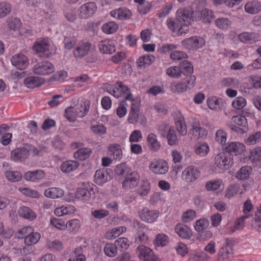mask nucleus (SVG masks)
Instances as JSON below:
<instances>
[{"label":"nucleus","mask_w":261,"mask_h":261,"mask_svg":"<svg viewBox=\"0 0 261 261\" xmlns=\"http://www.w3.org/2000/svg\"><path fill=\"white\" fill-rule=\"evenodd\" d=\"M155 60V58L153 55H144L140 57L137 61V66L139 68H145Z\"/></svg>","instance_id":"42"},{"label":"nucleus","mask_w":261,"mask_h":261,"mask_svg":"<svg viewBox=\"0 0 261 261\" xmlns=\"http://www.w3.org/2000/svg\"><path fill=\"white\" fill-rule=\"evenodd\" d=\"M245 10L249 14H257L261 11V3L257 1L248 2L245 5Z\"/></svg>","instance_id":"37"},{"label":"nucleus","mask_w":261,"mask_h":261,"mask_svg":"<svg viewBox=\"0 0 261 261\" xmlns=\"http://www.w3.org/2000/svg\"><path fill=\"white\" fill-rule=\"evenodd\" d=\"M45 176V172L42 170H36L26 172L23 176L24 178L32 182H38Z\"/></svg>","instance_id":"27"},{"label":"nucleus","mask_w":261,"mask_h":261,"mask_svg":"<svg viewBox=\"0 0 261 261\" xmlns=\"http://www.w3.org/2000/svg\"><path fill=\"white\" fill-rule=\"evenodd\" d=\"M210 257L203 252H195L189 255L188 261H207Z\"/></svg>","instance_id":"55"},{"label":"nucleus","mask_w":261,"mask_h":261,"mask_svg":"<svg viewBox=\"0 0 261 261\" xmlns=\"http://www.w3.org/2000/svg\"><path fill=\"white\" fill-rule=\"evenodd\" d=\"M40 237L41 236L39 233L33 231V232L31 233L29 236H27L26 238H25L24 242L25 245L31 246L37 243Z\"/></svg>","instance_id":"54"},{"label":"nucleus","mask_w":261,"mask_h":261,"mask_svg":"<svg viewBox=\"0 0 261 261\" xmlns=\"http://www.w3.org/2000/svg\"><path fill=\"white\" fill-rule=\"evenodd\" d=\"M75 211V208L74 206L67 204L56 208L54 213L56 215L61 217L64 215L72 214Z\"/></svg>","instance_id":"43"},{"label":"nucleus","mask_w":261,"mask_h":261,"mask_svg":"<svg viewBox=\"0 0 261 261\" xmlns=\"http://www.w3.org/2000/svg\"><path fill=\"white\" fill-rule=\"evenodd\" d=\"M67 228L70 233L75 234L79 231L81 227V223L79 220L72 219L66 223Z\"/></svg>","instance_id":"51"},{"label":"nucleus","mask_w":261,"mask_h":261,"mask_svg":"<svg viewBox=\"0 0 261 261\" xmlns=\"http://www.w3.org/2000/svg\"><path fill=\"white\" fill-rule=\"evenodd\" d=\"M159 213L157 211L149 210L148 208H144L139 212V216L141 220L147 223H152L158 217Z\"/></svg>","instance_id":"23"},{"label":"nucleus","mask_w":261,"mask_h":261,"mask_svg":"<svg viewBox=\"0 0 261 261\" xmlns=\"http://www.w3.org/2000/svg\"><path fill=\"white\" fill-rule=\"evenodd\" d=\"M249 90L261 88V76L252 74L249 76L247 86L245 87Z\"/></svg>","instance_id":"39"},{"label":"nucleus","mask_w":261,"mask_h":261,"mask_svg":"<svg viewBox=\"0 0 261 261\" xmlns=\"http://www.w3.org/2000/svg\"><path fill=\"white\" fill-rule=\"evenodd\" d=\"M98 47L100 53L104 54H112L116 49L114 41L110 39L101 41L98 44Z\"/></svg>","instance_id":"25"},{"label":"nucleus","mask_w":261,"mask_h":261,"mask_svg":"<svg viewBox=\"0 0 261 261\" xmlns=\"http://www.w3.org/2000/svg\"><path fill=\"white\" fill-rule=\"evenodd\" d=\"M110 178L109 173L107 170L104 168L97 170L94 176V182L98 185H102L106 183Z\"/></svg>","instance_id":"28"},{"label":"nucleus","mask_w":261,"mask_h":261,"mask_svg":"<svg viewBox=\"0 0 261 261\" xmlns=\"http://www.w3.org/2000/svg\"><path fill=\"white\" fill-rule=\"evenodd\" d=\"M18 214L20 217L23 218L33 220L36 218V215L30 207L22 206L18 210Z\"/></svg>","instance_id":"45"},{"label":"nucleus","mask_w":261,"mask_h":261,"mask_svg":"<svg viewBox=\"0 0 261 261\" xmlns=\"http://www.w3.org/2000/svg\"><path fill=\"white\" fill-rule=\"evenodd\" d=\"M205 44L203 38L199 36H192L185 39L181 42L182 45L189 49H197L202 47Z\"/></svg>","instance_id":"9"},{"label":"nucleus","mask_w":261,"mask_h":261,"mask_svg":"<svg viewBox=\"0 0 261 261\" xmlns=\"http://www.w3.org/2000/svg\"><path fill=\"white\" fill-rule=\"evenodd\" d=\"M5 175L6 178L12 182L19 181L22 178V174L18 171H7Z\"/></svg>","instance_id":"58"},{"label":"nucleus","mask_w":261,"mask_h":261,"mask_svg":"<svg viewBox=\"0 0 261 261\" xmlns=\"http://www.w3.org/2000/svg\"><path fill=\"white\" fill-rule=\"evenodd\" d=\"M249 215H244L236 220L233 226L230 227V231L233 232L237 230L243 229L244 226V221L245 219L248 218Z\"/></svg>","instance_id":"57"},{"label":"nucleus","mask_w":261,"mask_h":261,"mask_svg":"<svg viewBox=\"0 0 261 261\" xmlns=\"http://www.w3.org/2000/svg\"><path fill=\"white\" fill-rule=\"evenodd\" d=\"M45 83V80L38 76H30L24 80V84L28 88L39 87Z\"/></svg>","instance_id":"30"},{"label":"nucleus","mask_w":261,"mask_h":261,"mask_svg":"<svg viewBox=\"0 0 261 261\" xmlns=\"http://www.w3.org/2000/svg\"><path fill=\"white\" fill-rule=\"evenodd\" d=\"M231 122L234 124L230 125L231 129L234 132L238 133H244L245 129L247 127V121L246 117L242 115L233 116L231 118Z\"/></svg>","instance_id":"14"},{"label":"nucleus","mask_w":261,"mask_h":261,"mask_svg":"<svg viewBox=\"0 0 261 261\" xmlns=\"http://www.w3.org/2000/svg\"><path fill=\"white\" fill-rule=\"evenodd\" d=\"M175 231L182 239H189L192 236V231L187 225L178 223L175 227Z\"/></svg>","instance_id":"26"},{"label":"nucleus","mask_w":261,"mask_h":261,"mask_svg":"<svg viewBox=\"0 0 261 261\" xmlns=\"http://www.w3.org/2000/svg\"><path fill=\"white\" fill-rule=\"evenodd\" d=\"M179 65L181 70V74L182 73L185 75H189L193 73V67L190 62L185 60L180 63Z\"/></svg>","instance_id":"53"},{"label":"nucleus","mask_w":261,"mask_h":261,"mask_svg":"<svg viewBox=\"0 0 261 261\" xmlns=\"http://www.w3.org/2000/svg\"><path fill=\"white\" fill-rule=\"evenodd\" d=\"M190 123L192 128L190 130V133L193 137L196 139H204L207 135L206 129L201 126L199 120L194 117H191Z\"/></svg>","instance_id":"4"},{"label":"nucleus","mask_w":261,"mask_h":261,"mask_svg":"<svg viewBox=\"0 0 261 261\" xmlns=\"http://www.w3.org/2000/svg\"><path fill=\"white\" fill-rule=\"evenodd\" d=\"M118 29V25L114 21H109L104 23L101 28L103 33L112 34L115 33Z\"/></svg>","instance_id":"48"},{"label":"nucleus","mask_w":261,"mask_h":261,"mask_svg":"<svg viewBox=\"0 0 261 261\" xmlns=\"http://www.w3.org/2000/svg\"><path fill=\"white\" fill-rule=\"evenodd\" d=\"M166 24L171 31L173 33H176L178 35L187 34L189 30V28L187 27V25H182V23L176 18H168L166 20Z\"/></svg>","instance_id":"5"},{"label":"nucleus","mask_w":261,"mask_h":261,"mask_svg":"<svg viewBox=\"0 0 261 261\" xmlns=\"http://www.w3.org/2000/svg\"><path fill=\"white\" fill-rule=\"evenodd\" d=\"M29 156V149L25 147L17 148L11 152V158L15 161H24Z\"/></svg>","instance_id":"24"},{"label":"nucleus","mask_w":261,"mask_h":261,"mask_svg":"<svg viewBox=\"0 0 261 261\" xmlns=\"http://www.w3.org/2000/svg\"><path fill=\"white\" fill-rule=\"evenodd\" d=\"M108 151L113 159L120 161L122 157L121 146L118 144H111L108 148Z\"/></svg>","instance_id":"40"},{"label":"nucleus","mask_w":261,"mask_h":261,"mask_svg":"<svg viewBox=\"0 0 261 261\" xmlns=\"http://www.w3.org/2000/svg\"><path fill=\"white\" fill-rule=\"evenodd\" d=\"M206 102L207 106L210 109L215 111L220 110L224 104L223 99L216 96L208 97Z\"/></svg>","instance_id":"34"},{"label":"nucleus","mask_w":261,"mask_h":261,"mask_svg":"<svg viewBox=\"0 0 261 261\" xmlns=\"http://www.w3.org/2000/svg\"><path fill=\"white\" fill-rule=\"evenodd\" d=\"M176 18L182 23V25H187L188 27L195 20L194 12L187 8L178 9L176 12Z\"/></svg>","instance_id":"7"},{"label":"nucleus","mask_w":261,"mask_h":261,"mask_svg":"<svg viewBox=\"0 0 261 261\" xmlns=\"http://www.w3.org/2000/svg\"><path fill=\"white\" fill-rule=\"evenodd\" d=\"M252 170V168L249 166H243L237 172L236 177L241 180H246L249 178Z\"/></svg>","instance_id":"46"},{"label":"nucleus","mask_w":261,"mask_h":261,"mask_svg":"<svg viewBox=\"0 0 261 261\" xmlns=\"http://www.w3.org/2000/svg\"><path fill=\"white\" fill-rule=\"evenodd\" d=\"M96 186L88 182H84L81 187L77 188L75 197L85 202L90 203L95 197L94 190Z\"/></svg>","instance_id":"1"},{"label":"nucleus","mask_w":261,"mask_h":261,"mask_svg":"<svg viewBox=\"0 0 261 261\" xmlns=\"http://www.w3.org/2000/svg\"><path fill=\"white\" fill-rule=\"evenodd\" d=\"M246 99L242 96L236 97L232 102V106L237 110H241L246 105Z\"/></svg>","instance_id":"63"},{"label":"nucleus","mask_w":261,"mask_h":261,"mask_svg":"<svg viewBox=\"0 0 261 261\" xmlns=\"http://www.w3.org/2000/svg\"><path fill=\"white\" fill-rule=\"evenodd\" d=\"M117 247L115 243H108L105 246L103 251L106 255L114 257L117 254Z\"/></svg>","instance_id":"49"},{"label":"nucleus","mask_w":261,"mask_h":261,"mask_svg":"<svg viewBox=\"0 0 261 261\" xmlns=\"http://www.w3.org/2000/svg\"><path fill=\"white\" fill-rule=\"evenodd\" d=\"M74 107L76 109L79 117H83L86 115L89 110V101L86 100L83 103L77 105Z\"/></svg>","instance_id":"52"},{"label":"nucleus","mask_w":261,"mask_h":261,"mask_svg":"<svg viewBox=\"0 0 261 261\" xmlns=\"http://www.w3.org/2000/svg\"><path fill=\"white\" fill-rule=\"evenodd\" d=\"M12 64L19 70H24L29 64V60L25 55L19 53L14 55L11 59Z\"/></svg>","instance_id":"19"},{"label":"nucleus","mask_w":261,"mask_h":261,"mask_svg":"<svg viewBox=\"0 0 261 261\" xmlns=\"http://www.w3.org/2000/svg\"><path fill=\"white\" fill-rule=\"evenodd\" d=\"M168 243V237L164 233L158 234L154 240V243L156 246L163 247Z\"/></svg>","instance_id":"61"},{"label":"nucleus","mask_w":261,"mask_h":261,"mask_svg":"<svg viewBox=\"0 0 261 261\" xmlns=\"http://www.w3.org/2000/svg\"><path fill=\"white\" fill-rule=\"evenodd\" d=\"M215 25L221 30L228 29L231 24V21L226 17H219L215 21Z\"/></svg>","instance_id":"50"},{"label":"nucleus","mask_w":261,"mask_h":261,"mask_svg":"<svg viewBox=\"0 0 261 261\" xmlns=\"http://www.w3.org/2000/svg\"><path fill=\"white\" fill-rule=\"evenodd\" d=\"M249 158L256 166L261 167V147H256L250 150Z\"/></svg>","instance_id":"32"},{"label":"nucleus","mask_w":261,"mask_h":261,"mask_svg":"<svg viewBox=\"0 0 261 261\" xmlns=\"http://www.w3.org/2000/svg\"><path fill=\"white\" fill-rule=\"evenodd\" d=\"M215 164L220 169L227 170L233 165V158L227 153L221 152L215 156Z\"/></svg>","instance_id":"3"},{"label":"nucleus","mask_w":261,"mask_h":261,"mask_svg":"<svg viewBox=\"0 0 261 261\" xmlns=\"http://www.w3.org/2000/svg\"><path fill=\"white\" fill-rule=\"evenodd\" d=\"M126 228L124 226H118L108 230L105 234V238L109 240L114 239L125 232Z\"/></svg>","instance_id":"33"},{"label":"nucleus","mask_w":261,"mask_h":261,"mask_svg":"<svg viewBox=\"0 0 261 261\" xmlns=\"http://www.w3.org/2000/svg\"><path fill=\"white\" fill-rule=\"evenodd\" d=\"M147 142L151 151H158L161 148V144L157 139V136L153 133H150L148 135Z\"/></svg>","instance_id":"41"},{"label":"nucleus","mask_w":261,"mask_h":261,"mask_svg":"<svg viewBox=\"0 0 261 261\" xmlns=\"http://www.w3.org/2000/svg\"><path fill=\"white\" fill-rule=\"evenodd\" d=\"M44 194L47 198L56 199L62 197L64 194V191L61 188L53 187L46 189Z\"/></svg>","instance_id":"36"},{"label":"nucleus","mask_w":261,"mask_h":261,"mask_svg":"<svg viewBox=\"0 0 261 261\" xmlns=\"http://www.w3.org/2000/svg\"><path fill=\"white\" fill-rule=\"evenodd\" d=\"M238 40L245 44H252L258 42L261 39L259 33L255 32H244L238 36Z\"/></svg>","instance_id":"16"},{"label":"nucleus","mask_w":261,"mask_h":261,"mask_svg":"<svg viewBox=\"0 0 261 261\" xmlns=\"http://www.w3.org/2000/svg\"><path fill=\"white\" fill-rule=\"evenodd\" d=\"M175 123L176 129L180 135L182 136L186 135L187 133V126L185 124L184 116L181 113L177 112L176 114Z\"/></svg>","instance_id":"31"},{"label":"nucleus","mask_w":261,"mask_h":261,"mask_svg":"<svg viewBox=\"0 0 261 261\" xmlns=\"http://www.w3.org/2000/svg\"><path fill=\"white\" fill-rule=\"evenodd\" d=\"M166 74L171 77L178 78L181 75V70L179 65L172 66L166 70Z\"/></svg>","instance_id":"60"},{"label":"nucleus","mask_w":261,"mask_h":261,"mask_svg":"<svg viewBox=\"0 0 261 261\" xmlns=\"http://www.w3.org/2000/svg\"><path fill=\"white\" fill-rule=\"evenodd\" d=\"M200 175L198 168L194 166H188L182 172L181 178L187 182L195 181Z\"/></svg>","instance_id":"11"},{"label":"nucleus","mask_w":261,"mask_h":261,"mask_svg":"<svg viewBox=\"0 0 261 261\" xmlns=\"http://www.w3.org/2000/svg\"><path fill=\"white\" fill-rule=\"evenodd\" d=\"M55 67L49 61H42L37 63L33 68V72L35 74L45 75L53 73Z\"/></svg>","instance_id":"6"},{"label":"nucleus","mask_w":261,"mask_h":261,"mask_svg":"<svg viewBox=\"0 0 261 261\" xmlns=\"http://www.w3.org/2000/svg\"><path fill=\"white\" fill-rule=\"evenodd\" d=\"M110 15L115 19L119 20L129 19L132 13L130 10L125 7H121L110 12Z\"/></svg>","instance_id":"21"},{"label":"nucleus","mask_w":261,"mask_h":261,"mask_svg":"<svg viewBox=\"0 0 261 261\" xmlns=\"http://www.w3.org/2000/svg\"><path fill=\"white\" fill-rule=\"evenodd\" d=\"M91 152L92 150L89 148H80L74 153V157L76 159L84 161L90 156Z\"/></svg>","instance_id":"47"},{"label":"nucleus","mask_w":261,"mask_h":261,"mask_svg":"<svg viewBox=\"0 0 261 261\" xmlns=\"http://www.w3.org/2000/svg\"><path fill=\"white\" fill-rule=\"evenodd\" d=\"M65 116L68 120L71 122L75 121L79 117L74 107H69L66 108L65 111Z\"/></svg>","instance_id":"56"},{"label":"nucleus","mask_w":261,"mask_h":261,"mask_svg":"<svg viewBox=\"0 0 261 261\" xmlns=\"http://www.w3.org/2000/svg\"><path fill=\"white\" fill-rule=\"evenodd\" d=\"M97 10V5L94 2H88L82 5L79 9V16L83 19L91 17Z\"/></svg>","instance_id":"17"},{"label":"nucleus","mask_w":261,"mask_h":261,"mask_svg":"<svg viewBox=\"0 0 261 261\" xmlns=\"http://www.w3.org/2000/svg\"><path fill=\"white\" fill-rule=\"evenodd\" d=\"M195 81V76H188L182 81L173 82L170 85L171 91L176 94L184 93L194 87Z\"/></svg>","instance_id":"2"},{"label":"nucleus","mask_w":261,"mask_h":261,"mask_svg":"<svg viewBox=\"0 0 261 261\" xmlns=\"http://www.w3.org/2000/svg\"><path fill=\"white\" fill-rule=\"evenodd\" d=\"M137 254L143 261H157V257L153 251L144 245H140L137 247Z\"/></svg>","instance_id":"18"},{"label":"nucleus","mask_w":261,"mask_h":261,"mask_svg":"<svg viewBox=\"0 0 261 261\" xmlns=\"http://www.w3.org/2000/svg\"><path fill=\"white\" fill-rule=\"evenodd\" d=\"M150 184L148 180H143L138 189V192L141 196L147 195L150 191Z\"/></svg>","instance_id":"59"},{"label":"nucleus","mask_w":261,"mask_h":261,"mask_svg":"<svg viewBox=\"0 0 261 261\" xmlns=\"http://www.w3.org/2000/svg\"><path fill=\"white\" fill-rule=\"evenodd\" d=\"M240 189V185L238 184L230 185L225 191V196L230 198L238 193Z\"/></svg>","instance_id":"62"},{"label":"nucleus","mask_w":261,"mask_h":261,"mask_svg":"<svg viewBox=\"0 0 261 261\" xmlns=\"http://www.w3.org/2000/svg\"><path fill=\"white\" fill-rule=\"evenodd\" d=\"M140 180L139 174L136 171L127 174L125 179L122 182V187L125 189L135 187Z\"/></svg>","instance_id":"22"},{"label":"nucleus","mask_w":261,"mask_h":261,"mask_svg":"<svg viewBox=\"0 0 261 261\" xmlns=\"http://www.w3.org/2000/svg\"><path fill=\"white\" fill-rule=\"evenodd\" d=\"M224 149L230 155H237L244 152L246 147L243 143L239 142H231L227 144Z\"/></svg>","instance_id":"20"},{"label":"nucleus","mask_w":261,"mask_h":261,"mask_svg":"<svg viewBox=\"0 0 261 261\" xmlns=\"http://www.w3.org/2000/svg\"><path fill=\"white\" fill-rule=\"evenodd\" d=\"M195 20H201L204 23H210L211 19L214 17V12L212 10L207 8L201 9L199 6L194 12Z\"/></svg>","instance_id":"12"},{"label":"nucleus","mask_w":261,"mask_h":261,"mask_svg":"<svg viewBox=\"0 0 261 261\" xmlns=\"http://www.w3.org/2000/svg\"><path fill=\"white\" fill-rule=\"evenodd\" d=\"M50 44L47 38L36 41L33 45V50L37 54H43L44 56L49 57L51 54Z\"/></svg>","instance_id":"8"},{"label":"nucleus","mask_w":261,"mask_h":261,"mask_svg":"<svg viewBox=\"0 0 261 261\" xmlns=\"http://www.w3.org/2000/svg\"><path fill=\"white\" fill-rule=\"evenodd\" d=\"M230 247L229 246L228 240H225L224 246L221 248L218 252V261H230L231 252L230 251Z\"/></svg>","instance_id":"29"},{"label":"nucleus","mask_w":261,"mask_h":261,"mask_svg":"<svg viewBox=\"0 0 261 261\" xmlns=\"http://www.w3.org/2000/svg\"><path fill=\"white\" fill-rule=\"evenodd\" d=\"M210 151L209 146L206 143L198 142L194 147L195 153L200 156H205Z\"/></svg>","instance_id":"44"},{"label":"nucleus","mask_w":261,"mask_h":261,"mask_svg":"<svg viewBox=\"0 0 261 261\" xmlns=\"http://www.w3.org/2000/svg\"><path fill=\"white\" fill-rule=\"evenodd\" d=\"M107 91L116 98L124 96L130 91V89L121 82H118L115 85L107 87Z\"/></svg>","instance_id":"10"},{"label":"nucleus","mask_w":261,"mask_h":261,"mask_svg":"<svg viewBox=\"0 0 261 261\" xmlns=\"http://www.w3.org/2000/svg\"><path fill=\"white\" fill-rule=\"evenodd\" d=\"M139 106L136 103H133L131 106L130 111L128 116V122L129 123L136 124L138 122V119L139 113Z\"/></svg>","instance_id":"38"},{"label":"nucleus","mask_w":261,"mask_h":261,"mask_svg":"<svg viewBox=\"0 0 261 261\" xmlns=\"http://www.w3.org/2000/svg\"><path fill=\"white\" fill-rule=\"evenodd\" d=\"M80 166L79 162L69 160L62 163L60 166L61 171L64 173H69L75 171Z\"/></svg>","instance_id":"35"},{"label":"nucleus","mask_w":261,"mask_h":261,"mask_svg":"<svg viewBox=\"0 0 261 261\" xmlns=\"http://www.w3.org/2000/svg\"><path fill=\"white\" fill-rule=\"evenodd\" d=\"M149 170L155 174H164L169 169L167 162L163 160H154L149 166Z\"/></svg>","instance_id":"15"},{"label":"nucleus","mask_w":261,"mask_h":261,"mask_svg":"<svg viewBox=\"0 0 261 261\" xmlns=\"http://www.w3.org/2000/svg\"><path fill=\"white\" fill-rule=\"evenodd\" d=\"M261 141V132H257L250 135L245 141L248 145H254Z\"/></svg>","instance_id":"64"},{"label":"nucleus","mask_w":261,"mask_h":261,"mask_svg":"<svg viewBox=\"0 0 261 261\" xmlns=\"http://www.w3.org/2000/svg\"><path fill=\"white\" fill-rule=\"evenodd\" d=\"M92 45L87 41L80 42L73 50V55L75 58H83L91 51Z\"/></svg>","instance_id":"13"}]
</instances>
